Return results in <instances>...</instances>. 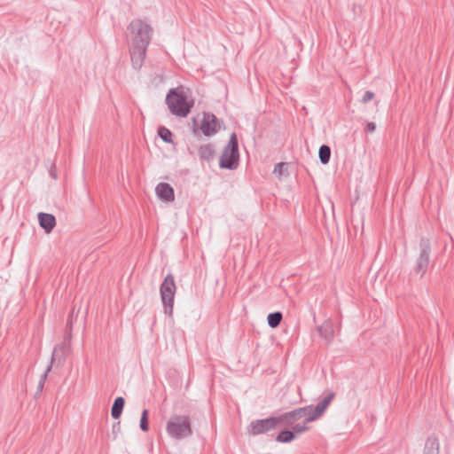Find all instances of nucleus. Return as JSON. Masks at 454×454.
Masks as SVG:
<instances>
[{"label": "nucleus", "instance_id": "1", "mask_svg": "<svg viewBox=\"0 0 454 454\" xmlns=\"http://www.w3.org/2000/svg\"><path fill=\"white\" fill-rule=\"evenodd\" d=\"M128 31L130 35L129 54L132 67L138 70L144 64L153 30L150 25L138 19L129 23Z\"/></svg>", "mask_w": 454, "mask_h": 454}, {"label": "nucleus", "instance_id": "2", "mask_svg": "<svg viewBox=\"0 0 454 454\" xmlns=\"http://www.w3.org/2000/svg\"><path fill=\"white\" fill-rule=\"evenodd\" d=\"M166 104L170 113L176 116L185 117L192 107V103L187 101V97L177 89H171L166 97Z\"/></svg>", "mask_w": 454, "mask_h": 454}, {"label": "nucleus", "instance_id": "3", "mask_svg": "<svg viewBox=\"0 0 454 454\" xmlns=\"http://www.w3.org/2000/svg\"><path fill=\"white\" fill-rule=\"evenodd\" d=\"M239 161L238 137L235 133L230 137L228 144L223 147L219 160V167L224 169H236Z\"/></svg>", "mask_w": 454, "mask_h": 454}, {"label": "nucleus", "instance_id": "4", "mask_svg": "<svg viewBox=\"0 0 454 454\" xmlns=\"http://www.w3.org/2000/svg\"><path fill=\"white\" fill-rule=\"evenodd\" d=\"M168 435L175 440H181L192 435L190 419L184 415H173L166 427Z\"/></svg>", "mask_w": 454, "mask_h": 454}, {"label": "nucleus", "instance_id": "5", "mask_svg": "<svg viewBox=\"0 0 454 454\" xmlns=\"http://www.w3.org/2000/svg\"><path fill=\"white\" fill-rule=\"evenodd\" d=\"M176 289L174 277L171 274L167 275L160 285V294L164 307V313L168 317L173 315Z\"/></svg>", "mask_w": 454, "mask_h": 454}, {"label": "nucleus", "instance_id": "6", "mask_svg": "<svg viewBox=\"0 0 454 454\" xmlns=\"http://www.w3.org/2000/svg\"><path fill=\"white\" fill-rule=\"evenodd\" d=\"M431 245L429 239L422 238L419 245V255L416 259L412 274L419 278L426 274L430 263Z\"/></svg>", "mask_w": 454, "mask_h": 454}, {"label": "nucleus", "instance_id": "7", "mask_svg": "<svg viewBox=\"0 0 454 454\" xmlns=\"http://www.w3.org/2000/svg\"><path fill=\"white\" fill-rule=\"evenodd\" d=\"M278 420L275 416L250 422L247 427L249 434L259 435L272 431L278 427Z\"/></svg>", "mask_w": 454, "mask_h": 454}, {"label": "nucleus", "instance_id": "8", "mask_svg": "<svg viewBox=\"0 0 454 454\" xmlns=\"http://www.w3.org/2000/svg\"><path fill=\"white\" fill-rule=\"evenodd\" d=\"M221 128V121L214 114L204 113L200 129L204 136L210 137Z\"/></svg>", "mask_w": 454, "mask_h": 454}, {"label": "nucleus", "instance_id": "9", "mask_svg": "<svg viewBox=\"0 0 454 454\" xmlns=\"http://www.w3.org/2000/svg\"><path fill=\"white\" fill-rule=\"evenodd\" d=\"M305 409L297 408L294 411L285 412L280 416H277L278 426L289 427L304 417Z\"/></svg>", "mask_w": 454, "mask_h": 454}, {"label": "nucleus", "instance_id": "10", "mask_svg": "<svg viewBox=\"0 0 454 454\" xmlns=\"http://www.w3.org/2000/svg\"><path fill=\"white\" fill-rule=\"evenodd\" d=\"M59 351H61L62 354L64 353V351H65V346L64 345H61V346L54 348L52 355H51V362L48 364L47 368L45 369L44 372L42 374L41 379H40V380L38 382V389L39 390H42L43 388L44 382H45V380L47 379L48 373L51 370L53 362L56 359H59V361L62 359L61 357H59Z\"/></svg>", "mask_w": 454, "mask_h": 454}, {"label": "nucleus", "instance_id": "11", "mask_svg": "<svg viewBox=\"0 0 454 454\" xmlns=\"http://www.w3.org/2000/svg\"><path fill=\"white\" fill-rule=\"evenodd\" d=\"M155 192L157 196L164 201L169 202L175 200L174 189L167 183H160Z\"/></svg>", "mask_w": 454, "mask_h": 454}, {"label": "nucleus", "instance_id": "12", "mask_svg": "<svg viewBox=\"0 0 454 454\" xmlns=\"http://www.w3.org/2000/svg\"><path fill=\"white\" fill-rule=\"evenodd\" d=\"M40 226L46 233H50L56 225V218L53 215L40 212L37 215Z\"/></svg>", "mask_w": 454, "mask_h": 454}, {"label": "nucleus", "instance_id": "13", "mask_svg": "<svg viewBox=\"0 0 454 454\" xmlns=\"http://www.w3.org/2000/svg\"><path fill=\"white\" fill-rule=\"evenodd\" d=\"M334 398V393H329L326 395L315 406L314 416H311L309 419H317L323 415L329 404Z\"/></svg>", "mask_w": 454, "mask_h": 454}, {"label": "nucleus", "instance_id": "14", "mask_svg": "<svg viewBox=\"0 0 454 454\" xmlns=\"http://www.w3.org/2000/svg\"><path fill=\"white\" fill-rule=\"evenodd\" d=\"M318 333L327 343L331 342L334 337V330L333 322L328 319L325 320L319 327Z\"/></svg>", "mask_w": 454, "mask_h": 454}, {"label": "nucleus", "instance_id": "15", "mask_svg": "<svg viewBox=\"0 0 454 454\" xmlns=\"http://www.w3.org/2000/svg\"><path fill=\"white\" fill-rule=\"evenodd\" d=\"M423 454H439V442L434 436L427 439Z\"/></svg>", "mask_w": 454, "mask_h": 454}, {"label": "nucleus", "instance_id": "16", "mask_svg": "<svg viewBox=\"0 0 454 454\" xmlns=\"http://www.w3.org/2000/svg\"><path fill=\"white\" fill-rule=\"evenodd\" d=\"M215 155V147L211 144L203 145L199 148V156L201 160L209 161Z\"/></svg>", "mask_w": 454, "mask_h": 454}, {"label": "nucleus", "instance_id": "17", "mask_svg": "<svg viewBox=\"0 0 454 454\" xmlns=\"http://www.w3.org/2000/svg\"><path fill=\"white\" fill-rule=\"evenodd\" d=\"M124 404L125 400L122 396H118L114 399L111 409V415L114 419H117L121 417Z\"/></svg>", "mask_w": 454, "mask_h": 454}, {"label": "nucleus", "instance_id": "18", "mask_svg": "<svg viewBox=\"0 0 454 454\" xmlns=\"http://www.w3.org/2000/svg\"><path fill=\"white\" fill-rule=\"evenodd\" d=\"M295 439L294 432L285 429L281 431L276 437V441L282 443H289Z\"/></svg>", "mask_w": 454, "mask_h": 454}, {"label": "nucleus", "instance_id": "19", "mask_svg": "<svg viewBox=\"0 0 454 454\" xmlns=\"http://www.w3.org/2000/svg\"><path fill=\"white\" fill-rule=\"evenodd\" d=\"M319 160L323 165L329 162L331 158V148L326 145H322L318 151Z\"/></svg>", "mask_w": 454, "mask_h": 454}, {"label": "nucleus", "instance_id": "20", "mask_svg": "<svg viewBox=\"0 0 454 454\" xmlns=\"http://www.w3.org/2000/svg\"><path fill=\"white\" fill-rule=\"evenodd\" d=\"M282 317V313L279 311L270 313L267 317L268 325L271 328H276L280 325Z\"/></svg>", "mask_w": 454, "mask_h": 454}, {"label": "nucleus", "instance_id": "21", "mask_svg": "<svg viewBox=\"0 0 454 454\" xmlns=\"http://www.w3.org/2000/svg\"><path fill=\"white\" fill-rule=\"evenodd\" d=\"M158 136L165 142V143H173L172 140V132L167 129L166 127L160 126L158 129Z\"/></svg>", "mask_w": 454, "mask_h": 454}, {"label": "nucleus", "instance_id": "22", "mask_svg": "<svg viewBox=\"0 0 454 454\" xmlns=\"http://www.w3.org/2000/svg\"><path fill=\"white\" fill-rule=\"evenodd\" d=\"M140 428L144 432H147L149 430L148 411L147 410H144L142 414H141Z\"/></svg>", "mask_w": 454, "mask_h": 454}, {"label": "nucleus", "instance_id": "23", "mask_svg": "<svg viewBox=\"0 0 454 454\" xmlns=\"http://www.w3.org/2000/svg\"><path fill=\"white\" fill-rule=\"evenodd\" d=\"M300 409H305V412H304V420H305V423H309V422H311V421H314L315 419H309V418L311 416H314V410H315V406L313 405H308V406H304V407H300Z\"/></svg>", "mask_w": 454, "mask_h": 454}, {"label": "nucleus", "instance_id": "24", "mask_svg": "<svg viewBox=\"0 0 454 454\" xmlns=\"http://www.w3.org/2000/svg\"><path fill=\"white\" fill-rule=\"evenodd\" d=\"M306 424L307 423H305V420L303 421L302 424H295V425L293 426V430L292 431L294 432L295 435L296 434H300L305 432L308 429Z\"/></svg>", "mask_w": 454, "mask_h": 454}, {"label": "nucleus", "instance_id": "25", "mask_svg": "<svg viewBox=\"0 0 454 454\" xmlns=\"http://www.w3.org/2000/svg\"><path fill=\"white\" fill-rule=\"evenodd\" d=\"M121 430V425L120 422L114 423L112 427V434L114 435V439L117 438V435Z\"/></svg>", "mask_w": 454, "mask_h": 454}, {"label": "nucleus", "instance_id": "26", "mask_svg": "<svg viewBox=\"0 0 454 454\" xmlns=\"http://www.w3.org/2000/svg\"><path fill=\"white\" fill-rule=\"evenodd\" d=\"M374 98V93L372 91H366L362 98L363 103H367Z\"/></svg>", "mask_w": 454, "mask_h": 454}, {"label": "nucleus", "instance_id": "27", "mask_svg": "<svg viewBox=\"0 0 454 454\" xmlns=\"http://www.w3.org/2000/svg\"><path fill=\"white\" fill-rule=\"evenodd\" d=\"M375 129H376V124L372 121L368 122L364 129L365 132H367V133H372Z\"/></svg>", "mask_w": 454, "mask_h": 454}, {"label": "nucleus", "instance_id": "28", "mask_svg": "<svg viewBox=\"0 0 454 454\" xmlns=\"http://www.w3.org/2000/svg\"><path fill=\"white\" fill-rule=\"evenodd\" d=\"M284 166V163L283 162H280V163H278L274 168V172H277L278 170H280L282 168V167Z\"/></svg>", "mask_w": 454, "mask_h": 454}, {"label": "nucleus", "instance_id": "29", "mask_svg": "<svg viewBox=\"0 0 454 454\" xmlns=\"http://www.w3.org/2000/svg\"><path fill=\"white\" fill-rule=\"evenodd\" d=\"M51 176L53 178H57L56 174H55V173H53V172H51Z\"/></svg>", "mask_w": 454, "mask_h": 454}]
</instances>
